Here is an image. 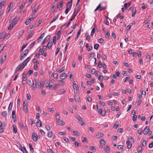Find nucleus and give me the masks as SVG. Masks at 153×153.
Listing matches in <instances>:
<instances>
[{
	"label": "nucleus",
	"instance_id": "1",
	"mask_svg": "<svg viewBox=\"0 0 153 153\" xmlns=\"http://www.w3.org/2000/svg\"><path fill=\"white\" fill-rule=\"evenodd\" d=\"M143 133L144 134H148L150 135L152 134V131H149V126H146L143 130Z\"/></svg>",
	"mask_w": 153,
	"mask_h": 153
},
{
	"label": "nucleus",
	"instance_id": "2",
	"mask_svg": "<svg viewBox=\"0 0 153 153\" xmlns=\"http://www.w3.org/2000/svg\"><path fill=\"white\" fill-rule=\"evenodd\" d=\"M79 10L78 9H75L73 15L71 16V18L69 19V21L71 22L73 20L74 18L77 15L78 12L79 11Z\"/></svg>",
	"mask_w": 153,
	"mask_h": 153
},
{
	"label": "nucleus",
	"instance_id": "3",
	"mask_svg": "<svg viewBox=\"0 0 153 153\" xmlns=\"http://www.w3.org/2000/svg\"><path fill=\"white\" fill-rule=\"evenodd\" d=\"M25 66L22 64H19L16 69L15 72H17L18 71L21 70Z\"/></svg>",
	"mask_w": 153,
	"mask_h": 153
},
{
	"label": "nucleus",
	"instance_id": "4",
	"mask_svg": "<svg viewBox=\"0 0 153 153\" xmlns=\"http://www.w3.org/2000/svg\"><path fill=\"white\" fill-rule=\"evenodd\" d=\"M72 5V0H71L66 5V8H68L71 9Z\"/></svg>",
	"mask_w": 153,
	"mask_h": 153
},
{
	"label": "nucleus",
	"instance_id": "5",
	"mask_svg": "<svg viewBox=\"0 0 153 153\" xmlns=\"http://www.w3.org/2000/svg\"><path fill=\"white\" fill-rule=\"evenodd\" d=\"M39 7V6L37 4H35L32 10V12L34 13H36L38 10Z\"/></svg>",
	"mask_w": 153,
	"mask_h": 153
},
{
	"label": "nucleus",
	"instance_id": "6",
	"mask_svg": "<svg viewBox=\"0 0 153 153\" xmlns=\"http://www.w3.org/2000/svg\"><path fill=\"white\" fill-rule=\"evenodd\" d=\"M32 136L33 140L35 142H36L37 140L38 137L37 134L35 133L32 134Z\"/></svg>",
	"mask_w": 153,
	"mask_h": 153
},
{
	"label": "nucleus",
	"instance_id": "7",
	"mask_svg": "<svg viewBox=\"0 0 153 153\" xmlns=\"http://www.w3.org/2000/svg\"><path fill=\"white\" fill-rule=\"evenodd\" d=\"M96 29H97V26L96 25H94V27L92 29L91 33V36H93L95 31Z\"/></svg>",
	"mask_w": 153,
	"mask_h": 153
},
{
	"label": "nucleus",
	"instance_id": "8",
	"mask_svg": "<svg viewBox=\"0 0 153 153\" xmlns=\"http://www.w3.org/2000/svg\"><path fill=\"white\" fill-rule=\"evenodd\" d=\"M67 75L65 73L62 74L60 76V79H64L67 77Z\"/></svg>",
	"mask_w": 153,
	"mask_h": 153
},
{
	"label": "nucleus",
	"instance_id": "9",
	"mask_svg": "<svg viewBox=\"0 0 153 153\" xmlns=\"http://www.w3.org/2000/svg\"><path fill=\"white\" fill-rule=\"evenodd\" d=\"M126 143L127 145V148L128 149H130L132 146V144L130 143V141L129 140H127L126 142Z\"/></svg>",
	"mask_w": 153,
	"mask_h": 153
},
{
	"label": "nucleus",
	"instance_id": "10",
	"mask_svg": "<svg viewBox=\"0 0 153 153\" xmlns=\"http://www.w3.org/2000/svg\"><path fill=\"white\" fill-rule=\"evenodd\" d=\"M51 36L50 35H48L45 39L43 42V44H44L45 42H47L50 39Z\"/></svg>",
	"mask_w": 153,
	"mask_h": 153
},
{
	"label": "nucleus",
	"instance_id": "11",
	"mask_svg": "<svg viewBox=\"0 0 153 153\" xmlns=\"http://www.w3.org/2000/svg\"><path fill=\"white\" fill-rule=\"evenodd\" d=\"M36 79H35L34 80L32 81L33 84L32 87L33 89H35L36 88Z\"/></svg>",
	"mask_w": 153,
	"mask_h": 153
},
{
	"label": "nucleus",
	"instance_id": "12",
	"mask_svg": "<svg viewBox=\"0 0 153 153\" xmlns=\"http://www.w3.org/2000/svg\"><path fill=\"white\" fill-rule=\"evenodd\" d=\"M57 125H60V126H63L64 125V122L62 120H57Z\"/></svg>",
	"mask_w": 153,
	"mask_h": 153
},
{
	"label": "nucleus",
	"instance_id": "13",
	"mask_svg": "<svg viewBox=\"0 0 153 153\" xmlns=\"http://www.w3.org/2000/svg\"><path fill=\"white\" fill-rule=\"evenodd\" d=\"M15 113V111L13 110L12 111V118L13 120H14V119L15 120L16 118V116Z\"/></svg>",
	"mask_w": 153,
	"mask_h": 153
},
{
	"label": "nucleus",
	"instance_id": "14",
	"mask_svg": "<svg viewBox=\"0 0 153 153\" xmlns=\"http://www.w3.org/2000/svg\"><path fill=\"white\" fill-rule=\"evenodd\" d=\"M104 135V134L103 133H98L96 135L97 138H99L102 137Z\"/></svg>",
	"mask_w": 153,
	"mask_h": 153
},
{
	"label": "nucleus",
	"instance_id": "15",
	"mask_svg": "<svg viewBox=\"0 0 153 153\" xmlns=\"http://www.w3.org/2000/svg\"><path fill=\"white\" fill-rule=\"evenodd\" d=\"M12 126L13 128V132L15 134L17 133V128L16 126L15 125L13 124V125Z\"/></svg>",
	"mask_w": 153,
	"mask_h": 153
},
{
	"label": "nucleus",
	"instance_id": "16",
	"mask_svg": "<svg viewBox=\"0 0 153 153\" xmlns=\"http://www.w3.org/2000/svg\"><path fill=\"white\" fill-rule=\"evenodd\" d=\"M53 45L52 42V41H50L48 42V45L47 46L48 48V49H50Z\"/></svg>",
	"mask_w": 153,
	"mask_h": 153
},
{
	"label": "nucleus",
	"instance_id": "17",
	"mask_svg": "<svg viewBox=\"0 0 153 153\" xmlns=\"http://www.w3.org/2000/svg\"><path fill=\"white\" fill-rule=\"evenodd\" d=\"M20 149L24 153V150H25L26 153H28L27 151V150L25 146H23V147H22V146H21L20 147Z\"/></svg>",
	"mask_w": 153,
	"mask_h": 153
},
{
	"label": "nucleus",
	"instance_id": "18",
	"mask_svg": "<svg viewBox=\"0 0 153 153\" xmlns=\"http://www.w3.org/2000/svg\"><path fill=\"white\" fill-rule=\"evenodd\" d=\"M22 82H23L25 81H26L27 80V76L26 74H23V76H22Z\"/></svg>",
	"mask_w": 153,
	"mask_h": 153
},
{
	"label": "nucleus",
	"instance_id": "19",
	"mask_svg": "<svg viewBox=\"0 0 153 153\" xmlns=\"http://www.w3.org/2000/svg\"><path fill=\"white\" fill-rule=\"evenodd\" d=\"M11 4H12V3H10V5L8 6L7 10V11L6 12V13H8L9 11L10 10L11 8Z\"/></svg>",
	"mask_w": 153,
	"mask_h": 153
},
{
	"label": "nucleus",
	"instance_id": "20",
	"mask_svg": "<svg viewBox=\"0 0 153 153\" xmlns=\"http://www.w3.org/2000/svg\"><path fill=\"white\" fill-rule=\"evenodd\" d=\"M104 149L106 152L108 153L109 152L110 148L109 146H106L105 147Z\"/></svg>",
	"mask_w": 153,
	"mask_h": 153
},
{
	"label": "nucleus",
	"instance_id": "21",
	"mask_svg": "<svg viewBox=\"0 0 153 153\" xmlns=\"http://www.w3.org/2000/svg\"><path fill=\"white\" fill-rule=\"evenodd\" d=\"M66 91L64 89L59 90L58 91V93L59 94L64 93Z\"/></svg>",
	"mask_w": 153,
	"mask_h": 153
},
{
	"label": "nucleus",
	"instance_id": "22",
	"mask_svg": "<svg viewBox=\"0 0 153 153\" xmlns=\"http://www.w3.org/2000/svg\"><path fill=\"white\" fill-rule=\"evenodd\" d=\"M73 85V87L74 89L76 90L79 89V87L78 85L76 83H74Z\"/></svg>",
	"mask_w": 153,
	"mask_h": 153
},
{
	"label": "nucleus",
	"instance_id": "23",
	"mask_svg": "<svg viewBox=\"0 0 153 153\" xmlns=\"http://www.w3.org/2000/svg\"><path fill=\"white\" fill-rule=\"evenodd\" d=\"M37 84L38 88H40L43 86V85L39 81L37 82Z\"/></svg>",
	"mask_w": 153,
	"mask_h": 153
},
{
	"label": "nucleus",
	"instance_id": "24",
	"mask_svg": "<svg viewBox=\"0 0 153 153\" xmlns=\"http://www.w3.org/2000/svg\"><path fill=\"white\" fill-rule=\"evenodd\" d=\"M28 121L29 123L31 124V125L35 124V122L34 121H33L32 119L31 118H30L29 119Z\"/></svg>",
	"mask_w": 153,
	"mask_h": 153
},
{
	"label": "nucleus",
	"instance_id": "25",
	"mask_svg": "<svg viewBox=\"0 0 153 153\" xmlns=\"http://www.w3.org/2000/svg\"><path fill=\"white\" fill-rule=\"evenodd\" d=\"M61 34V31L60 30H59L57 33V40L59 39L60 37V35Z\"/></svg>",
	"mask_w": 153,
	"mask_h": 153
},
{
	"label": "nucleus",
	"instance_id": "26",
	"mask_svg": "<svg viewBox=\"0 0 153 153\" xmlns=\"http://www.w3.org/2000/svg\"><path fill=\"white\" fill-rule=\"evenodd\" d=\"M65 70V67H63L61 69H58L57 71L58 72L61 73L64 71Z\"/></svg>",
	"mask_w": 153,
	"mask_h": 153
},
{
	"label": "nucleus",
	"instance_id": "27",
	"mask_svg": "<svg viewBox=\"0 0 153 153\" xmlns=\"http://www.w3.org/2000/svg\"><path fill=\"white\" fill-rule=\"evenodd\" d=\"M137 151L138 152V153H142V147L140 146H139L138 149Z\"/></svg>",
	"mask_w": 153,
	"mask_h": 153
},
{
	"label": "nucleus",
	"instance_id": "28",
	"mask_svg": "<svg viewBox=\"0 0 153 153\" xmlns=\"http://www.w3.org/2000/svg\"><path fill=\"white\" fill-rule=\"evenodd\" d=\"M63 1H61L60 2L59 4L57 7L58 8H62L63 7Z\"/></svg>",
	"mask_w": 153,
	"mask_h": 153
},
{
	"label": "nucleus",
	"instance_id": "29",
	"mask_svg": "<svg viewBox=\"0 0 153 153\" xmlns=\"http://www.w3.org/2000/svg\"><path fill=\"white\" fill-rule=\"evenodd\" d=\"M5 3L4 1H2L0 3V9L2 8V7L4 6Z\"/></svg>",
	"mask_w": 153,
	"mask_h": 153
},
{
	"label": "nucleus",
	"instance_id": "30",
	"mask_svg": "<svg viewBox=\"0 0 153 153\" xmlns=\"http://www.w3.org/2000/svg\"><path fill=\"white\" fill-rule=\"evenodd\" d=\"M53 135V133L52 131H51L48 132V136L50 138Z\"/></svg>",
	"mask_w": 153,
	"mask_h": 153
},
{
	"label": "nucleus",
	"instance_id": "31",
	"mask_svg": "<svg viewBox=\"0 0 153 153\" xmlns=\"http://www.w3.org/2000/svg\"><path fill=\"white\" fill-rule=\"evenodd\" d=\"M13 103L12 102H10V103L9 106L8 108V110L9 111L12 109V107L13 106Z\"/></svg>",
	"mask_w": 153,
	"mask_h": 153
},
{
	"label": "nucleus",
	"instance_id": "32",
	"mask_svg": "<svg viewBox=\"0 0 153 153\" xmlns=\"http://www.w3.org/2000/svg\"><path fill=\"white\" fill-rule=\"evenodd\" d=\"M101 4H100L96 8L95 10L94 11H96L98 10L99 8L100 9V10H102V7L100 6Z\"/></svg>",
	"mask_w": 153,
	"mask_h": 153
},
{
	"label": "nucleus",
	"instance_id": "33",
	"mask_svg": "<svg viewBox=\"0 0 153 153\" xmlns=\"http://www.w3.org/2000/svg\"><path fill=\"white\" fill-rule=\"evenodd\" d=\"M73 133L76 135L79 136L80 135V133L76 131H74Z\"/></svg>",
	"mask_w": 153,
	"mask_h": 153
},
{
	"label": "nucleus",
	"instance_id": "34",
	"mask_svg": "<svg viewBox=\"0 0 153 153\" xmlns=\"http://www.w3.org/2000/svg\"><path fill=\"white\" fill-rule=\"evenodd\" d=\"M33 35V33H31L28 34V37L26 39L28 40L31 38Z\"/></svg>",
	"mask_w": 153,
	"mask_h": 153
},
{
	"label": "nucleus",
	"instance_id": "35",
	"mask_svg": "<svg viewBox=\"0 0 153 153\" xmlns=\"http://www.w3.org/2000/svg\"><path fill=\"white\" fill-rule=\"evenodd\" d=\"M7 113L6 111H4L1 113V115L3 116L4 117H6L7 115Z\"/></svg>",
	"mask_w": 153,
	"mask_h": 153
},
{
	"label": "nucleus",
	"instance_id": "36",
	"mask_svg": "<svg viewBox=\"0 0 153 153\" xmlns=\"http://www.w3.org/2000/svg\"><path fill=\"white\" fill-rule=\"evenodd\" d=\"M100 144L101 145H105V142L102 140H101L100 141Z\"/></svg>",
	"mask_w": 153,
	"mask_h": 153
},
{
	"label": "nucleus",
	"instance_id": "37",
	"mask_svg": "<svg viewBox=\"0 0 153 153\" xmlns=\"http://www.w3.org/2000/svg\"><path fill=\"white\" fill-rule=\"evenodd\" d=\"M76 118L79 121H81V120H82V118L79 115H78L77 116H76Z\"/></svg>",
	"mask_w": 153,
	"mask_h": 153
},
{
	"label": "nucleus",
	"instance_id": "38",
	"mask_svg": "<svg viewBox=\"0 0 153 153\" xmlns=\"http://www.w3.org/2000/svg\"><path fill=\"white\" fill-rule=\"evenodd\" d=\"M35 44V42H33L29 46V48L30 50L31 49Z\"/></svg>",
	"mask_w": 153,
	"mask_h": 153
},
{
	"label": "nucleus",
	"instance_id": "39",
	"mask_svg": "<svg viewBox=\"0 0 153 153\" xmlns=\"http://www.w3.org/2000/svg\"><path fill=\"white\" fill-rule=\"evenodd\" d=\"M119 124V123H117V122L116 123L114 124V128L115 129L117 128H118Z\"/></svg>",
	"mask_w": 153,
	"mask_h": 153
},
{
	"label": "nucleus",
	"instance_id": "40",
	"mask_svg": "<svg viewBox=\"0 0 153 153\" xmlns=\"http://www.w3.org/2000/svg\"><path fill=\"white\" fill-rule=\"evenodd\" d=\"M29 147L30 148V150L32 152H33L34 151V149L33 148V146L32 145L30 144H29Z\"/></svg>",
	"mask_w": 153,
	"mask_h": 153
},
{
	"label": "nucleus",
	"instance_id": "41",
	"mask_svg": "<svg viewBox=\"0 0 153 153\" xmlns=\"http://www.w3.org/2000/svg\"><path fill=\"white\" fill-rule=\"evenodd\" d=\"M25 5V3L24 2L22 3L21 4L20 7H19V9L21 10H22L23 9Z\"/></svg>",
	"mask_w": 153,
	"mask_h": 153
},
{
	"label": "nucleus",
	"instance_id": "42",
	"mask_svg": "<svg viewBox=\"0 0 153 153\" xmlns=\"http://www.w3.org/2000/svg\"><path fill=\"white\" fill-rule=\"evenodd\" d=\"M37 15H36V13H34L33 12H32V13L31 15L32 17H33V18H36L37 16Z\"/></svg>",
	"mask_w": 153,
	"mask_h": 153
},
{
	"label": "nucleus",
	"instance_id": "43",
	"mask_svg": "<svg viewBox=\"0 0 153 153\" xmlns=\"http://www.w3.org/2000/svg\"><path fill=\"white\" fill-rule=\"evenodd\" d=\"M39 123V125L38 126L39 127H41L42 126V123L41 122L40 120L39 119H37V124L38 125V123Z\"/></svg>",
	"mask_w": 153,
	"mask_h": 153
},
{
	"label": "nucleus",
	"instance_id": "44",
	"mask_svg": "<svg viewBox=\"0 0 153 153\" xmlns=\"http://www.w3.org/2000/svg\"><path fill=\"white\" fill-rule=\"evenodd\" d=\"M44 51L42 49L40 48L39 50V53L40 55H42L43 54Z\"/></svg>",
	"mask_w": 153,
	"mask_h": 153
},
{
	"label": "nucleus",
	"instance_id": "45",
	"mask_svg": "<svg viewBox=\"0 0 153 153\" xmlns=\"http://www.w3.org/2000/svg\"><path fill=\"white\" fill-rule=\"evenodd\" d=\"M136 9H135L133 11H132V17H134L135 14H136Z\"/></svg>",
	"mask_w": 153,
	"mask_h": 153
},
{
	"label": "nucleus",
	"instance_id": "46",
	"mask_svg": "<svg viewBox=\"0 0 153 153\" xmlns=\"http://www.w3.org/2000/svg\"><path fill=\"white\" fill-rule=\"evenodd\" d=\"M23 108L24 109L26 113H27V111H28V108H27V105L23 106Z\"/></svg>",
	"mask_w": 153,
	"mask_h": 153
},
{
	"label": "nucleus",
	"instance_id": "47",
	"mask_svg": "<svg viewBox=\"0 0 153 153\" xmlns=\"http://www.w3.org/2000/svg\"><path fill=\"white\" fill-rule=\"evenodd\" d=\"M99 45L98 44H95L94 45V48L95 49L97 50L99 48Z\"/></svg>",
	"mask_w": 153,
	"mask_h": 153
},
{
	"label": "nucleus",
	"instance_id": "48",
	"mask_svg": "<svg viewBox=\"0 0 153 153\" xmlns=\"http://www.w3.org/2000/svg\"><path fill=\"white\" fill-rule=\"evenodd\" d=\"M59 84V85H64L65 84V81L63 80H59L58 81Z\"/></svg>",
	"mask_w": 153,
	"mask_h": 153
},
{
	"label": "nucleus",
	"instance_id": "49",
	"mask_svg": "<svg viewBox=\"0 0 153 153\" xmlns=\"http://www.w3.org/2000/svg\"><path fill=\"white\" fill-rule=\"evenodd\" d=\"M53 78L56 79H58V75L56 73H55L54 74L53 76Z\"/></svg>",
	"mask_w": 153,
	"mask_h": 153
},
{
	"label": "nucleus",
	"instance_id": "50",
	"mask_svg": "<svg viewBox=\"0 0 153 153\" xmlns=\"http://www.w3.org/2000/svg\"><path fill=\"white\" fill-rule=\"evenodd\" d=\"M33 62L34 63H37L38 64H39V62H38V60L36 59H33Z\"/></svg>",
	"mask_w": 153,
	"mask_h": 153
},
{
	"label": "nucleus",
	"instance_id": "51",
	"mask_svg": "<svg viewBox=\"0 0 153 153\" xmlns=\"http://www.w3.org/2000/svg\"><path fill=\"white\" fill-rule=\"evenodd\" d=\"M71 9L68 8H66V9L65 11V13L67 14L69 12V11L71 10Z\"/></svg>",
	"mask_w": 153,
	"mask_h": 153
},
{
	"label": "nucleus",
	"instance_id": "52",
	"mask_svg": "<svg viewBox=\"0 0 153 153\" xmlns=\"http://www.w3.org/2000/svg\"><path fill=\"white\" fill-rule=\"evenodd\" d=\"M137 118V116L136 115H134L132 117V120L134 121H135Z\"/></svg>",
	"mask_w": 153,
	"mask_h": 153
},
{
	"label": "nucleus",
	"instance_id": "53",
	"mask_svg": "<svg viewBox=\"0 0 153 153\" xmlns=\"http://www.w3.org/2000/svg\"><path fill=\"white\" fill-rule=\"evenodd\" d=\"M42 22V20H39L37 22L36 24V26H39L41 24Z\"/></svg>",
	"mask_w": 153,
	"mask_h": 153
},
{
	"label": "nucleus",
	"instance_id": "54",
	"mask_svg": "<svg viewBox=\"0 0 153 153\" xmlns=\"http://www.w3.org/2000/svg\"><path fill=\"white\" fill-rule=\"evenodd\" d=\"M117 17L118 18H119L120 19H122L124 17V16L122 15H120V14L119 13L117 15Z\"/></svg>",
	"mask_w": 153,
	"mask_h": 153
},
{
	"label": "nucleus",
	"instance_id": "55",
	"mask_svg": "<svg viewBox=\"0 0 153 153\" xmlns=\"http://www.w3.org/2000/svg\"><path fill=\"white\" fill-rule=\"evenodd\" d=\"M103 76L102 75H100L99 76L98 79L99 80V81H101L103 80Z\"/></svg>",
	"mask_w": 153,
	"mask_h": 153
},
{
	"label": "nucleus",
	"instance_id": "56",
	"mask_svg": "<svg viewBox=\"0 0 153 153\" xmlns=\"http://www.w3.org/2000/svg\"><path fill=\"white\" fill-rule=\"evenodd\" d=\"M27 43L25 44V45H23L22 47V48L21 49V51H22L27 46Z\"/></svg>",
	"mask_w": 153,
	"mask_h": 153
},
{
	"label": "nucleus",
	"instance_id": "57",
	"mask_svg": "<svg viewBox=\"0 0 153 153\" xmlns=\"http://www.w3.org/2000/svg\"><path fill=\"white\" fill-rule=\"evenodd\" d=\"M40 132L42 135H45V132L42 129L40 130Z\"/></svg>",
	"mask_w": 153,
	"mask_h": 153
},
{
	"label": "nucleus",
	"instance_id": "58",
	"mask_svg": "<svg viewBox=\"0 0 153 153\" xmlns=\"http://www.w3.org/2000/svg\"><path fill=\"white\" fill-rule=\"evenodd\" d=\"M90 150L91 151H93L94 150L95 151V147L94 146H91L90 148Z\"/></svg>",
	"mask_w": 153,
	"mask_h": 153
},
{
	"label": "nucleus",
	"instance_id": "59",
	"mask_svg": "<svg viewBox=\"0 0 153 153\" xmlns=\"http://www.w3.org/2000/svg\"><path fill=\"white\" fill-rule=\"evenodd\" d=\"M98 66L99 68H101L102 67V63L101 61H99V64H98Z\"/></svg>",
	"mask_w": 153,
	"mask_h": 153
},
{
	"label": "nucleus",
	"instance_id": "60",
	"mask_svg": "<svg viewBox=\"0 0 153 153\" xmlns=\"http://www.w3.org/2000/svg\"><path fill=\"white\" fill-rule=\"evenodd\" d=\"M45 128L48 131H49L51 129V127L49 125H46L45 126Z\"/></svg>",
	"mask_w": 153,
	"mask_h": 153
},
{
	"label": "nucleus",
	"instance_id": "61",
	"mask_svg": "<svg viewBox=\"0 0 153 153\" xmlns=\"http://www.w3.org/2000/svg\"><path fill=\"white\" fill-rule=\"evenodd\" d=\"M123 146L121 145H118L117 146V148L119 149L122 150L123 149Z\"/></svg>",
	"mask_w": 153,
	"mask_h": 153
},
{
	"label": "nucleus",
	"instance_id": "62",
	"mask_svg": "<svg viewBox=\"0 0 153 153\" xmlns=\"http://www.w3.org/2000/svg\"><path fill=\"white\" fill-rule=\"evenodd\" d=\"M107 56L106 55L104 54L102 55V59L104 60H105L107 59Z\"/></svg>",
	"mask_w": 153,
	"mask_h": 153
},
{
	"label": "nucleus",
	"instance_id": "63",
	"mask_svg": "<svg viewBox=\"0 0 153 153\" xmlns=\"http://www.w3.org/2000/svg\"><path fill=\"white\" fill-rule=\"evenodd\" d=\"M142 144L143 146H145L146 145V142L145 140H144L142 143Z\"/></svg>",
	"mask_w": 153,
	"mask_h": 153
},
{
	"label": "nucleus",
	"instance_id": "64",
	"mask_svg": "<svg viewBox=\"0 0 153 153\" xmlns=\"http://www.w3.org/2000/svg\"><path fill=\"white\" fill-rule=\"evenodd\" d=\"M149 147L150 148H152L153 147V142H152L149 144Z\"/></svg>",
	"mask_w": 153,
	"mask_h": 153
}]
</instances>
